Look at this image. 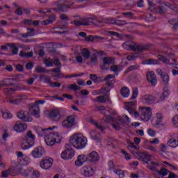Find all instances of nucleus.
<instances>
[{
	"instance_id": "nucleus-1",
	"label": "nucleus",
	"mask_w": 178,
	"mask_h": 178,
	"mask_svg": "<svg viewBox=\"0 0 178 178\" xmlns=\"http://www.w3.org/2000/svg\"><path fill=\"white\" fill-rule=\"evenodd\" d=\"M70 143L76 149H83L87 145V138L84 137L81 134L76 133L70 138Z\"/></svg>"
},
{
	"instance_id": "nucleus-35",
	"label": "nucleus",
	"mask_w": 178,
	"mask_h": 178,
	"mask_svg": "<svg viewBox=\"0 0 178 178\" xmlns=\"http://www.w3.org/2000/svg\"><path fill=\"white\" fill-rule=\"evenodd\" d=\"M145 163L148 165V168L151 170H156L158 166H159V163L154 161H145Z\"/></svg>"
},
{
	"instance_id": "nucleus-60",
	"label": "nucleus",
	"mask_w": 178,
	"mask_h": 178,
	"mask_svg": "<svg viewBox=\"0 0 178 178\" xmlns=\"http://www.w3.org/2000/svg\"><path fill=\"white\" fill-rule=\"evenodd\" d=\"M127 60H136L137 59V54H131L127 57Z\"/></svg>"
},
{
	"instance_id": "nucleus-20",
	"label": "nucleus",
	"mask_w": 178,
	"mask_h": 178,
	"mask_svg": "<svg viewBox=\"0 0 178 178\" xmlns=\"http://www.w3.org/2000/svg\"><path fill=\"white\" fill-rule=\"evenodd\" d=\"M73 156H74V150L72 149H67L61 153V158L64 159V161H69V159H72Z\"/></svg>"
},
{
	"instance_id": "nucleus-42",
	"label": "nucleus",
	"mask_w": 178,
	"mask_h": 178,
	"mask_svg": "<svg viewBox=\"0 0 178 178\" xmlns=\"http://www.w3.org/2000/svg\"><path fill=\"white\" fill-rule=\"evenodd\" d=\"M161 79V81H163L164 84H168V83H169L170 79H169V75L168 74L163 73Z\"/></svg>"
},
{
	"instance_id": "nucleus-44",
	"label": "nucleus",
	"mask_w": 178,
	"mask_h": 178,
	"mask_svg": "<svg viewBox=\"0 0 178 178\" xmlns=\"http://www.w3.org/2000/svg\"><path fill=\"white\" fill-rule=\"evenodd\" d=\"M168 23L172 26L173 30L178 29V21L176 19H170L168 21Z\"/></svg>"
},
{
	"instance_id": "nucleus-8",
	"label": "nucleus",
	"mask_w": 178,
	"mask_h": 178,
	"mask_svg": "<svg viewBox=\"0 0 178 178\" xmlns=\"http://www.w3.org/2000/svg\"><path fill=\"white\" fill-rule=\"evenodd\" d=\"M90 20H95V16H90L88 17H84L81 19V21H73V22H71V24H74L76 26H91V24H95V22L94 21L91 22Z\"/></svg>"
},
{
	"instance_id": "nucleus-23",
	"label": "nucleus",
	"mask_w": 178,
	"mask_h": 178,
	"mask_svg": "<svg viewBox=\"0 0 178 178\" xmlns=\"http://www.w3.org/2000/svg\"><path fill=\"white\" fill-rule=\"evenodd\" d=\"M86 157L90 162H98L100 159L99 155L95 151L90 152Z\"/></svg>"
},
{
	"instance_id": "nucleus-41",
	"label": "nucleus",
	"mask_w": 178,
	"mask_h": 178,
	"mask_svg": "<svg viewBox=\"0 0 178 178\" xmlns=\"http://www.w3.org/2000/svg\"><path fill=\"white\" fill-rule=\"evenodd\" d=\"M92 101L94 102H99L100 104H104L106 102V100L105 99V96L104 95L99 96L96 99H93Z\"/></svg>"
},
{
	"instance_id": "nucleus-26",
	"label": "nucleus",
	"mask_w": 178,
	"mask_h": 178,
	"mask_svg": "<svg viewBox=\"0 0 178 178\" xmlns=\"http://www.w3.org/2000/svg\"><path fill=\"white\" fill-rule=\"evenodd\" d=\"M54 128H49V129H43L41 127H38L36 128V133L38 134L39 137H44L45 134H47L49 130H52Z\"/></svg>"
},
{
	"instance_id": "nucleus-46",
	"label": "nucleus",
	"mask_w": 178,
	"mask_h": 178,
	"mask_svg": "<svg viewBox=\"0 0 178 178\" xmlns=\"http://www.w3.org/2000/svg\"><path fill=\"white\" fill-rule=\"evenodd\" d=\"M90 63L92 65H97L98 63V57L97 56V54H93L90 58Z\"/></svg>"
},
{
	"instance_id": "nucleus-24",
	"label": "nucleus",
	"mask_w": 178,
	"mask_h": 178,
	"mask_svg": "<svg viewBox=\"0 0 178 178\" xmlns=\"http://www.w3.org/2000/svg\"><path fill=\"white\" fill-rule=\"evenodd\" d=\"M8 46H10V48L12 49L13 55H17V54H19V47L21 48L24 47L23 44L19 46V44L17 43H10L8 44Z\"/></svg>"
},
{
	"instance_id": "nucleus-22",
	"label": "nucleus",
	"mask_w": 178,
	"mask_h": 178,
	"mask_svg": "<svg viewBox=\"0 0 178 178\" xmlns=\"http://www.w3.org/2000/svg\"><path fill=\"white\" fill-rule=\"evenodd\" d=\"M156 98L155 97L151 95H143L141 98H140V101L143 103V104H146L147 105H151L152 104H154L156 101Z\"/></svg>"
},
{
	"instance_id": "nucleus-6",
	"label": "nucleus",
	"mask_w": 178,
	"mask_h": 178,
	"mask_svg": "<svg viewBox=\"0 0 178 178\" xmlns=\"http://www.w3.org/2000/svg\"><path fill=\"white\" fill-rule=\"evenodd\" d=\"M139 112L141 120L143 122H148L152 116V109L149 107H139Z\"/></svg>"
},
{
	"instance_id": "nucleus-40",
	"label": "nucleus",
	"mask_w": 178,
	"mask_h": 178,
	"mask_svg": "<svg viewBox=\"0 0 178 178\" xmlns=\"http://www.w3.org/2000/svg\"><path fill=\"white\" fill-rule=\"evenodd\" d=\"M157 58L159 60L163 62V63H165V65H168L170 62V60H169V58L165 56L158 55Z\"/></svg>"
},
{
	"instance_id": "nucleus-31",
	"label": "nucleus",
	"mask_w": 178,
	"mask_h": 178,
	"mask_svg": "<svg viewBox=\"0 0 178 178\" xmlns=\"http://www.w3.org/2000/svg\"><path fill=\"white\" fill-rule=\"evenodd\" d=\"M90 138L95 141H101V134L96 131H91L90 132Z\"/></svg>"
},
{
	"instance_id": "nucleus-37",
	"label": "nucleus",
	"mask_w": 178,
	"mask_h": 178,
	"mask_svg": "<svg viewBox=\"0 0 178 178\" xmlns=\"http://www.w3.org/2000/svg\"><path fill=\"white\" fill-rule=\"evenodd\" d=\"M121 95L124 97V98H127V97H129V95H130V90H129V88L127 87H123L121 89Z\"/></svg>"
},
{
	"instance_id": "nucleus-17",
	"label": "nucleus",
	"mask_w": 178,
	"mask_h": 178,
	"mask_svg": "<svg viewBox=\"0 0 178 178\" xmlns=\"http://www.w3.org/2000/svg\"><path fill=\"white\" fill-rule=\"evenodd\" d=\"M26 98L27 97H26L24 95H18L17 99H12L10 97H7L6 98V102L8 104H12L13 105H19V104H20L23 99H26Z\"/></svg>"
},
{
	"instance_id": "nucleus-7",
	"label": "nucleus",
	"mask_w": 178,
	"mask_h": 178,
	"mask_svg": "<svg viewBox=\"0 0 178 178\" xmlns=\"http://www.w3.org/2000/svg\"><path fill=\"white\" fill-rule=\"evenodd\" d=\"M45 100H38L35 102V104L32 105L29 108V112L35 118H40V106L38 105H44Z\"/></svg>"
},
{
	"instance_id": "nucleus-25",
	"label": "nucleus",
	"mask_w": 178,
	"mask_h": 178,
	"mask_svg": "<svg viewBox=\"0 0 178 178\" xmlns=\"http://www.w3.org/2000/svg\"><path fill=\"white\" fill-rule=\"evenodd\" d=\"M163 5H165V6H167V8H169L170 9H172V10H176V9L178 8L177 0H172L171 1L170 3L163 1Z\"/></svg>"
},
{
	"instance_id": "nucleus-10",
	"label": "nucleus",
	"mask_w": 178,
	"mask_h": 178,
	"mask_svg": "<svg viewBox=\"0 0 178 178\" xmlns=\"http://www.w3.org/2000/svg\"><path fill=\"white\" fill-rule=\"evenodd\" d=\"M113 60H115V58L113 57H102L100 59L101 70H108V69H109V66L112 65V62H113Z\"/></svg>"
},
{
	"instance_id": "nucleus-51",
	"label": "nucleus",
	"mask_w": 178,
	"mask_h": 178,
	"mask_svg": "<svg viewBox=\"0 0 178 178\" xmlns=\"http://www.w3.org/2000/svg\"><path fill=\"white\" fill-rule=\"evenodd\" d=\"M138 67V65H131L125 70V73L127 74L129 72H133V70H137Z\"/></svg>"
},
{
	"instance_id": "nucleus-29",
	"label": "nucleus",
	"mask_w": 178,
	"mask_h": 178,
	"mask_svg": "<svg viewBox=\"0 0 178 178\" xmlns=\"http://www.w3.org/2000/svg\"><path fill=\"white\" fill-rule=\"evenodd\" d=\"M13 85V79H6L0 81V87H8Z\"/></svg>"
},
{
	"instance_id": "nucleus-12",
	"label": "nucleus",
	"mask_w": 178,
	"mask_h": 178,
	"mask_svg": "<svg viewBox=\"0 0 178 178\" xmlns=\"http://www.w3.org/2000/svg\"><path fill=\"white\" fill-rule=\"evenodd\" d=\"M167 145L170 148H177L178 147V134H170L167 142Z\"/></svg>"
},
{
	"instance_id": "nucleus-28",
	"label": "nucleus",
	"mask_w": 178,
	"mask_h": 178,
	"mask_svg": "<svg viewBox=\"0 0 178 178\" xmlns=\"http://www.w3.org/2000/svg\"><path fill=\"white\" fill-rule=\"evenodd\" d=\"M27 129V124H17L14 127V130L18 133H22Z\"/></svg>"
},
{
	"instance_id": "nucleus-63",
	"label": "nucleus",
	"mask_w": 178,
	"mask_h": 178,
	"mask_svg": "<svg viewBox=\"0 0 178 178\" xmlns=\"http://www.w3.org/2000/svg\"><path fill=\"white\" fill-rule=\"evenodd\" d=\"M157 10H158L159 13H165V12H166V8H165V7H163V6H159L157 8Z\"/></svg>"
},
{
	"instance_id": "nucleus-45",
	"label": "nucleus",
	"mask_w": 178,
	"mask_h": 178,
	"mask_svg": "<svg viewBox=\"0 0 178 178\" xmlns=\"http://www.w3.org/2000/svg\"><path fill=\"white\" fill-rule=\"evenodd\" d=\"M35 72L36 73H48V71L47 70H45V68L38 65L35 68Z\"/></svg>"
},
{
	"instance_id": "nucleus-3",
	"label": "nucleus",
	"mask_w": 178,
	"mask_h": 178,
	"mask_svg": "<svg viewBox=\"0 0 178 178\" xmlns=\"http://www.w3.org/2000/svg\"><path fill=\"white\" fill-rule=\"evenodd\" d=\"M61 140L62 136L58 132L50 133L44 137V141L49 147L55 145L56 143H60Z\"/></svg>"
},
{
	"instance_id": "nucleus-38",
	"label": "nucleus",
	"mask_w": 178,
	"mask_h": 178,
	"mask_svg": "<svg viewBox=\"0 0 178 178\" xmlns=\"http://www.w3.org/2000/svg\"><path fill=\"white\" fill-rule=\"evenodd\" d=\"M39 79L40 80H43L44 83H45L46 84H49V86H51V83H52L51 77L47 76L46 75H40Z\"/></svg>"
},
{
	"instance_id": "nucleus-5",
	"label": "nucleus",
	"mask_w": 178,
	"mask_h": 178,
	"mask_svg": "<svg viewBox=\"0 0 178 178\" xmlns=\"http://www.w3.org/2000/svg\"><path fill=\"white\" fill-rule=\"evenodd\" d=\"M67 3H69V1L59 0L55 1L54 6H56V8H54V10L57 12H66L67 9H69L70 6L74 5V3H72L71 4Z\"/></svg>"
},
{
	"instance_id": "nucleus-53",
	"label": "nucleus",
	"mask_w": 178,
	"mask_h": 178,
	"mask_svg": "<svg viewBox=\"0 0 178 178\" xmlns=\"http://www.w3.org/2000/svg\"><path fill=\"white\" fill-rule=\"evenodd\" d=\"M10 176V170H6L1 172V177L6 178Z\"/></svg>"
},
{
	"instance_id": "nucleus-21",
	"label": "nucleus",
	"mask_w": 178,
	"mask_h": 178,
	"mask_svg": "<svg viewBox=\"0 0 178 178\" xmlns=\"http://www.w3.org/2000/svg\"><path fill=\"white\" fill-rule=\"evenodd\" d=\"M45 154V149L42 147H38L32 151L31 155L35 159L41 158Z\"/></svg>"
},
{
	"instance_id": "nucleus-18",
	"label": "nucleus",
	"mask_w": 178,
	"mask_h": 178,
	"mask_svg": "<svg viewBox=\"0 0 178 178\" xmlns=\"http://www.w3.org/2000/svg\"><path fill=\"white\" fill-rule=\"evenodd\" d=\"M81 175L86 177H91L94 176V168L90 165H85L81 169Z\"/></svg>"
},
{
	"instance_id": "nucleus-49",
	"label": "nucleus",
	"mask_w": 178,
	"mask_h": 178,
	"mask_svg": "<svg viewBox=\"0 0 178 178\" xmlns=\"http://www.w3.org/2000/svg\"><path fill=\"white\" fill-rule=\"evenodd\" d=\"M15 91H16V90L13 88H8L4 89V93L6 94V95H12V94H13Z\"/></svg>"
},
{
	"instance_id": "nucleus-36",
	"label": "nucleus",
	"mask_w": 178,
	"mask_h": 178,
	"mask_svg": "<svg viewBox=\"0 0 178 178\" xmlns=\"http://www.w3.org/2000/svg\"><path fill=\"white\" fill-rule=\"evenodd\" d=\"M23 23L24 24H26L28 26H39L40 25V21L38 20H36V21H33L31 19H24L23 21Z\"/></svg>"
},
{
	"instance_id": "nucleus-56",
	"label": "nucleus",
	"mask_w": 178,
	"mask_h": 178,
	"mask_svg": "<svg viewBox=\"0 0 178 178\" xmlns=\"http://www.w3.org/2000/svg\"><path fill=\"white\" fill-rule=\"evenodd\" d=\"M114 77H115V75L108 74L106 75V77H104V81H106L108 86H111V83H109V80H111V79H113Z\"/></svg>"
},
{
	"instance_id": "nucleus-54",
	"label": "nucleus",
	"mask_w": 178,
	"mask_h": 178,
	"mask_svg": "<svg viewBox=\"0 0 178 178\" xmlns=\"http://www.w3.org/2000/svg\"><path fill=\"white\" fill-rule=\"evenodd\" d=\"M121 152L122 154H123V155H124V158L127 161H130V159H131V156L127 153V152H126L124 149H121Z\"/></svg>"
},
{
	"instance_id": "nucleus-58",
	"label": "nucleus",
	"mask_w": 178,
	"mask_h": 178,
	"mask_svg": "<svg viewBox=\"0 0 178 178\" xmlns=\"http://www.w3.org/2000/svg\"><path fill=\"white\" fill-rule=\"evenodd\" d=\"M107 35H111L112 37H113L115 35L118 38H120V33H119L118 32H114V31H107Z\"/></svg>"
},
{
	"instance_id": "nucleus-15",
	"label": "nucleus",
	"mask_w": 178,
	"mask_h": 178,
	"mask_svg": "<svg viewBox=\"0 0 178 178\" xmlns=\"http://www.w3.org/2000/svg\"><path fill=\"white\" fill-rule=\"evenodd\" d=\"M53 163L54 159L52 158L43 159L40 163V166L44 170H48V169H51Z\"/></svg>"
},
{
	"instance_id": "nucleus-2",
	"label": "nucleus",
	"mask_w": 178,
	"mask_h": 178,
	"mask_svg": "<svg viewBox=\"0 0 178 178\" xmlns=\"http://www.w3.org/2000/svg\"><path fill=\"white\" fill-rule=\"evenodd\" d=\"M35 141V135L33 134L31 131H29L24 138V141L21 145V148L22 149H29V148H31V147L34 145Z\"/></svg>"
},
{
	"instance_id": "nucleus-50",
	"label": "nucleus",
	"mask_w": 178,
	"mask_h": 178,
	"mask_svg": "<svg viewBox=\"0 0 178 178\" xmlns=\"http://www.w3.org/2000/svg\"><path fill=\"white\" fill-rule=\"evenodd\" d=\"M110 70L114 73H119L120 72V65H113L110 67Z\"/></svg>"
},
{
	"instance_id": "nucleus-27",
	"label": "nucleus",
	"mask_w": 178,
	"mask_h": 178,
	"mask_svg": "<svg viewBox=\"0 0 178 178\" xmlns=\"http://www.w3.org/2000/svg\"><path fill=\"white\" fill-rule=\"evenodd\" d=\"M87 156L84 155H79L77 157V159L75 161L76 166H82V165L87 161Z\"/></svg>"
},
{
	"instance_id": "nucleus-43",
	"label": "nucleus",
	"mask_w": 178,
	"mask_h": 178,
	"mask_svg": "<svg viewBox=\"0 0 178 178\" xmlns=\"http://www.w3.org/2000/svg\"><path fill=\"white\" fill-rule=\"evenodd\" d=\"M90 122H91V123H92V124H94L95 126L96 129H98L99 130H100V131H104V130H105V127H104L101 124H98L94 120H91Z\"/></svg>"
},
{
	"instance_id": "nucleus-9",
	"label": "nucleus",
	"mask_w": 178,
	"mask_h": 178,
	"mask_svg": "<svg viewBox=\"0 0 178 178\" xmlns=\"http://www.w3.org/2000/svg\"><path fill=\"white\" fill-rule=\"evenodd\" d=\"M64 129H72V127L76 126V117L74 115H70L66 118L61 123Z\"/></svg>"
},
{
	"instance_id": "nucleus-4",
	"label": "nucleus",
	"mask_w": 178,
	"mask_h": 178,
	"mask_svg": "<svg viewBox=\"0 0 178 178\" xmlns=\"http://www.w3.org/2000/svg\"><path fill=\"white\" fill-rule=\"evenodd\" d=\"M122 48L124 49H127V51H134L135 52H143L145 49L141 44H135L131 41H127L122 44Z\"/></svg>"
},
{
	"instance_id": "nucleus-32",
	"label": "nucleus",
	"mask_w": 178,
	"mask_h": 178,
	"mask_svg": "<svg viewBox=\"0 0 178 178\" xmlns=\"http://www.w3.org/2000/svg\"><path fill=\"white\" fill-rule=\"evenodd\" d=\"M81 55L83 57V59L88 60L91 58V51L87 49H83L81 51Z\"/></svg>"
},
{
	"instance_id": "nucleus-59",
	"label": "nucleus",
	"mask_w": 178,
	"mask_h": 178,
	"mask_svg": "<svg viewBox=\"0 0 178 178\" xmlns=\"http://www.w3.org/2000/svg\"><path fill=\"white\" fill-rule=\"evenodd\" d=\"M68 88H70V90H73L74 91H77L80 90V87L77 86V85L76 84L68 85Z\"/></svg>"
},
{
	"instance_id": "nucleus-55",
	"label": "nucleus",
	"mask_w": 178,
	"mask_h": 178,
	"mask_svg": "<svg viewBox=\"0 0 178 178\" xmlns=\"http://www.w3.org/2000/svg\"><path fill=\"white\" fill-rule=\"evenodd\" d=\"M104 91H106V89L102 88L98 90H94L92 94V95H101V94H104Z\"/></svg>"
},
{
	"instance_id": "nucleus-48",
	"label": "nucleus",
	"mask_w": 178,
	"mask_h": 178,
	"mask_svg": "<svg viewBox=\"0 0 178 178\" xmlns=\"http://www.w3.org/2000/svg\"><path fill=\"white\" fill-rule=\"evenodd\" d=\"M114 173L117 175L119 178H124V171L120 170V169H117L114 170Z\"/></svg>"
},
{
	"instance_id": "nucleus-61",
	"label": "nucleus",
	"mask_w": 178,
	"mask_h": 178,
	"mask_svg": "<svg viewBox=\"0 0 178 178\" xmlns=\"http://www.w3.org/2000/svg\"><path fill=\"white\" fill-rule=\"evenodd\" d=\"M121 120L124 122V124L130 123V118L126 115H122V118Z\"/></svg>"
},
{
	"instance_id": "nucleus-14",
	"label": "nucleus",
	"mask_w": 178,
	"mask_h": 178,
	"mask_svg": "<svg viewBox=\"0 0 178 178\" xmlns=\"http://www.w3.org/2000/svg\"><path fill=\"white\" fill-rule=\"evenodd\" d=\"M133 154L135 156L137 155L138 159L144 162V164H145V162H149V161H151V158H152V155L149 154L147 152H145L139 154L137 152H133Z\"/></svg>"
},
{
	"instance_id": "nucleus-16",
	"label": "nucleus",
	"mask_w": 178,
	"mask_h": 178,
	"mask_svg": "<svg viewBox=\"0 0 178 178\" xmlns=\"http://www.w3.org/2000/svg\"><path fill=\"white\" fill-rule=\"evenodd\" d=\"M49 118L51 120L54 122H59L62 119V114H60V110L58 108L53 109L50 111Z\"/></svg>"
},
{
	"instance_id": "nucleus-19",
	"label": "nucleus",
	"mask_w": 178,
	"mask_h": 178,
	"mask_svg": "<svg viewBox=\"0 0 178 178\" xmlns=\"http://www.w3.org/2000/svg\"><path fill=\"white\" fill-rule=\"evenodd\" d=\"M147 79L148 83L151 84L153 87H155L156 86V83H158V80L156 79V74H155V72H149L147 73Z\"/></svg>"
},
{
	"instance_id": "nucleus-64",
	"label": "nucleus",
	"mask_w": 178,
	"mask_h": 178,
	"mask_svg": "<svg viewBox=\"0 0 178 178\" xmlns=\"http://www.w3.org/2000/svg\"><path fill=\"white\" fill-rule=\"evenodd\" d=\"M41 176V174L39 171L33 170V178H39Z\"/></svg>"
},
{
	"instance_id": "nucleus-52",
	"label": "nucleus",
	"mask_w": 178,
	"mask_h": 178,
	"mask_svg": "<svg viewBox=\"0 0 178 178\" xmlns=\"http://www.w3.org/2000/svg\"><path fill=\"white\" fill-rule=\"evenodd\" d=\"M146 65H158L159 61L158 60L150 58L145 61Z\"/></svg>"
},
{
	"instance_id": "nucleus-11",
	"label": "nucleus",
	"mask_w": 178,
	"mask_h": 178,
	"mask_svg": "<svg viewBox=\"0 0 178 178\" xmlns=\"http://www.w3.org/2000/svg\"><path fill=\"white\" fill-rule=\"evenodd\" d=\"M125 109L129 112L130 115H134L135 118H138L140 114L136 111V102H131L125 104Z\"/></svg>"
},
{
	"instance_id": "nucleus-34",
	"label": "nucleus",
	"mask_w": 178,
	"mask_h": 178,
	"mask_svg": "<svg viewBox=\"0 0 178 178\" xmlns=\"http://www.w3.org/2000/svg\"><path fill=\"white\" fill-rule=\"evenodd\" d=\"M154 120L157 126L161 124L162 123V120H163V114H162V113H156V116L154 117Z\"/></svg>"
},
{
	"instance_id": "nucleus-47",
	"label": "nucleus",
	"mask_w": 178,
	"mask_h": 178,
	"mask_svg": "<svg viewBox=\"0 0 178 178\" xmlns=\"http://www.w3.org/2000/svg\"><path fill=\"white\" fill-rule=\"evenodd\" d=\"M44 65L47 67H52V66H54V60L48 58L46 60H44Z\"/></svg>"
},
{
	"instance_id": "nucleus-62",
	"label": "nucleus",
	"mask_w": 178,
	"mask_h": 178,
	"mask_svg": "<svg viewBox=\"0 0 178 178\" xmlns=\"http://www.w3.org/2000/svg\"><path fill=\"white\" fill-rule=\"evenodd\" d=\"M159 175H161V176H167L168 175V170L165 169V168H162L159 172Z\"/></svg>"
},
{
	"instance_id": "nucleus-57",
	"label": "nucleus",
	"mask_w": 178,
	"mask_h": 178,
	"mask_svg": "<svg viewBox=\"0 0 178 178\" xmlns=\"http://www.w3.org/2000/svg\"><path fill=\"white\" fill-rule=\"evenodd\" d=\"M27 33L30 37L35 35V30L33 28H27Z\"/></svg>"
},
{
	"instance_id": "nucleus-30",
	"label": "nucleus",
	"mask_w": 178,
	"mask_h": 178,
	"mask_svg": "<svg viewBox=\"0 0 178 178\" xmlns=\"http://www.w3.org/2000/svg\"><path fill=\"white\" fill-rule=\"evenodd\" d=\"M124 125V122L120 118H117V122L113 124V127L115 130H121L122 126Z\"/></svg>"
},
{
	"instance_id": "nucleus-39",
	"label": "nucleus",
	"mask_w": 178,
	"mask_h": 178,
	"mask_svg": "<svg viewBox=\"0 0 178 178\" xmlns=\"http://www.w3.org/2000/svg\"><path fill=\"white\" fill-rule=\"evenodd\" d=\"M34 55V53L33 51H29V52H24L23 51H21L19 52V56L22 58H31Z\"/></svg>"
},
{
	"instance_id": "nucleus-13",
	"label": "nucleus",
	"mask_w": 178,
	"mask_h": 178,
	"mask_svg": "<svg viewBox=\"0 0 178 178\" xmlns=\"http://www.w3.org/2000/svg\"><path fill=\"white\" fill-rule=\"evenodd\" d=\"M17 118L23 120V122H33V118L30 115L29 111H20L17 113Z\"/></svg>"
},
{
	"instance_id": "nucleus-33",
	"label": "nucleus",
	"mask_w": 178,
	"mask_h": 178,
	"mask_svg": "<svg viewBox=\"0 0 178 178\" xmlns=\"http://www.w3.org/2000/svg\"><path fill=\"white\" fill-rule=\"evenodd\" d=\"M127 144H129V145L127 146V149L129 151H131V152L134 151H138V146H136L134 143H131V140H130V139H127Z\"/></svg>"
}]
</instances>
